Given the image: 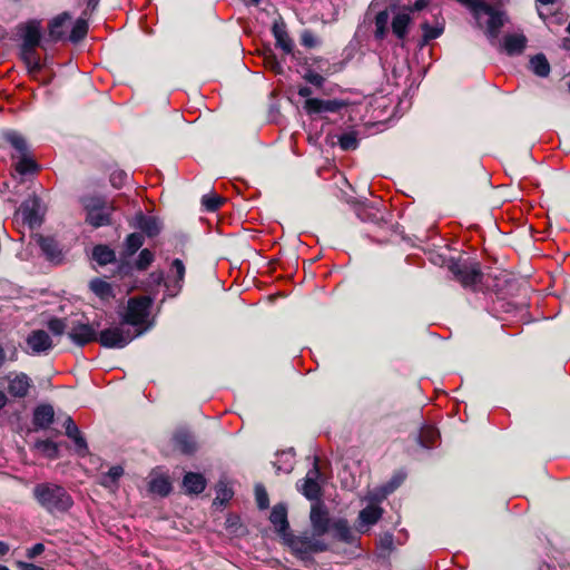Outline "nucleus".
<instances>
[{
    "label": "nucleus",
    "mask_w": 570,
    "mask_h": 570,
    "mask_svg": "<svg viewBox=\"0 0 570 570\" xmlns=\"http://www.w3.org/2000/svg\"><path fill=\"white\" fill-rule=\"evenodd\" d=\"M233 490L228 488L225 483L219 482L216 489V499L214 503L219 502L220 504H225L233 498Z\"/></svg>",
    "instance_id": "49530a36"
},
{
    "label": "nucleus",
    "mask_w": 570,
    "mask_h": 570,
    "mask_svg": "<svg viewBox=\"0 0 570 570\" xmlns=\"http://www.w3.org/2000/svg\"><path fill=\"white\" fill-rule=\"evenodd\" d=\"M389 12L386 10L380 11L375 16V38L382 40L385 38L387 33V24H389Z\"/></svg>",
    "instance_id": "ea45409f"
},
{
    "label": "nucleus",
    "mask_w": 570,
    "mask_h": 570,
    "mask_svg": "<svg viewBox=\"0 0 570 570\" xmlns=\"http://www.w3.org/2000/svg\"><path fill=\"white\" fill-rule=\"evenodd\" d=\"M302 45L305 47L312 48L316 45V39L311 32L305 31L302 35Z\"/></svg>",
    "instance_id": "052dcab7"
},
{
    "label": "nucleus",
    "mask_w": 570,
    "mask_h": 570,
    "mask_svg": "<svg viewBox=\"0 0 570 570\" xmlns=\"http://www.w3.org/2000/svg\"><path fill=\"white\" fill-rule=\"evenodd\" d=\"M55 411L50 404H42L35 409L32 423L36 429H48L53 422Z\"/></svg>",
    "instance_id": "412c9836"
},
{
    "label": "nucleus",
    "mask_w": 570,
    "mask_h": 570,
    "mask_svg": "<svg viewBox=\"0 0 570 570\" xmlns=\"http://www.w3.org/2000/svg\"><path fill=\"white\" fill-rule=\"evenodd\" d=\"M144 244V237L139 233L129 234L124 242L121 259L132 256Z\"/></svg>",
    "instance_id": "2f4dec72"
},
{
    "label": "nucleus",
    "mask_w": 570,
    "mask_h": 570,
    "mask_svg": "<svg viewBox=\"0 0 570 570\" xmlns=\"http://www.w3.org/2000/svg\"><path fill=\"white\" fill-rule=\"evenodd\" d=\"M141 334L142 331L131 332L129 328L125 330L122 326L108 327L99 333L98 342L101 346L107 348H124L135 337Z\"/></svg>",
    "instance_id": "6e6552de"
},
{
    "label": "nucleus",
    "mask_w": 570,
    "mask_h": 570,
    "mask_svg": "<svg viewBox=\"0 0 570 570\" xmlns=\"http://www.w3.org/2000/svg\"><path fill=\"white\" fill-rule=\"evenodd\" d=\"M255 498H256L257 505L261 510H265L268 508V504H269L268 494L263 485L257 484L255 487Z\"/></svg>",
    "instance_id": "8fccbe9b"
},
{
    "label": "nucleus",
    "mask_w": 570,
    "mask_h": 570,
    "mask_svg": "<svg viewBox=\"0 0 570 570\" xmlns=\"http://www.w3.org/2000/svg\"><path fill=\"white\" fill-rule=\"evenodd\" d=\"M32 493L37 503L50 514L67 512L73 504L68 491L57 483H38Z\"/></svg>",
    "instance_id": "f03ea898"
},
{
    "label": "nucleus",
    "mask_w": 570,
    "mask_h": 570,
    "mask_svg": "<svg viewBox=\"0 0 570 570\" xmlns=\"http://www.w3.org/2000/svg\"><path fill=\"white\" fill-rule=\"evenodd\" d=\"M92 258L101 266L116 261L115 252L107 245H97L92 249Z\"/></svg>",
    "instance_id": "473e14b6"
},
{
    "label": "nucleus",
    "mask_w": 570,
    "mask_h": 570,
    "mask_svg": "<svg viewBox=\"0 0 570 570\" xmlns=\"http://www.w3.org/2000/svg\"><path fill=\"white\" fill-rule=\"evenodd\" d=\"M440 438L439 431L431 426V425H424L422 426L420 434H419V443L424 449H431L435 445V442Z\"/></svg>",
    "instance_id": "72a5a7b5"
},
{
    "label": "nucleus",
    "mask_w": 570,
    "mask_h": 570,
    "mask_svg": "<svg viewBox=\"0 0 570 570\" xmlns=\"http://www.w3.org/2000/svg\"><path fill=\"white\" fill-rule=\"evenodd\" d=\"M131 226L141 230L148 237L157 236L163 229V223L158 217L146 215L142 212L135 215Z\"/></svg>",
    "instance_id": "ddd939ff"
},
{
    "label": "nucleus",
    "mask_w": 570,
    "mask_h": 570,
    "mask_svg": "<svg viewBox=\"0 0 570 570\" xmlns=\"http://www.w3.org/2000/svg\"><path fill=\"white\" fill-rule=\"evenodd\" d=\"M295 463V453L291 448L288 450L281 451L276 454V461L274 466L278 472L291 473Z\"/></svg>",
    "instance_id": "cd10ccee"
},
{
    "label": "nucleus",
    "mask_w": 570,
    "mask_h": 570,
    "mask_svg": "<svg viewBox=\"0 0 570 570\" xmlns=\"http://www.w3.org/2000/svg\"><path fill=\"white\" fill-rule=\"evenodd\" d=\"M380 547L384 550H392L393 548V535L385 533L380 538Z\"/></svg>",
    "instance_id": "13d9d810"
},
{
    "label": "nucleus",
    "mask_w": 570,
    "mask_h": 570,
    "mask_svg": "<svg viewBox=\"0 0 570 570\" xmlns=\"http://www.w3.org/2000/svg\"><path fill=\"white\" fill-rule=\"evenodd\" d=\"M283 542L306 568H309L314 563V554L324 552L328 549V544L323 539L306 532L298 535L293 532L285 534Z\"/></svg>",
    "instance_id": "7ed1b4c3"
},
{
    "label": "nucleus",
    "mask_w": 570,
    "mask_h": 570,
    "mask_svg": "<svg viewBox=\"0 0 570 570\" xmlns=\"http://www.w3.org/2000/svg\"><path fill=\"white\" fill-rule=\"evenodd\" d=\"M530 69L534 75L546 78L550 73V63L543 53H537L530 59Z\"/></svg>",
    "instance_id": "7c9ffc66"
},
{
    "label": "nucleus",
    "mask_w": 570,
    "mask_h": 570,
    "mask_svg": "<svg viewBox=\"0 0 570 570\" xmlns=\"http://www.w3.org/2000/svg\"><path fill=\"white\" fill-rule=\"evenodd\" d=\"M98 2H99V0H89L88 8L94 10L97 7Z\"/></svg>",
    "instance_id": "774afa93"
},
{
    "label": "nucleus",
    "mask_w": 570,
    "mask_h": 570,
    "mask_svg": "<svg viewBox=\"0 0 570 570\" xmlns=\"http://www.w3.org/2000/svg\"><path fill=\"white\" fill-rule=\"evenodd\" d=\"M127 178H128V175L124 170H115L110 175V184L115 188L119 189L125 185Z\"/></svg>",
    "instance_id": "3c124183"
},
{
    "label": "nucleus",
    "mask_w": 570,
    "mask_h": 570,
    "mask_svg": "<svg viewBox=\"0 0 570 570\" xmlns=\"http://www.w3.org/2000/svg\"><path fill=\"white\" fill-rule=\"evenodd\" d=\"M309 521L312 525V534L321 539L331 530L334 520L330 518L328 510L325 504L318 501L312 504Z\"/></svg>",
    "instance_id": "9d476101"
},
{
    "label": "nucleus",
    "mask_w": 570,
    "mask_h": 570,
    "mask_svg": "<svg viewBox=\"0 0 570 570\" xmlns=\"http://www.w3.org/2000/svg\"><path fill=\"white\" fill-rule=\"evenodd\" d=\"M272 31L276 40V46L281 48L285 53H291L293 51L294 45L286 31L285 23L274 22Z\"/></svg>",
    "instance_id": "b1692460"
},
{
    "label": "nucleus",
    "mask_w": 570,
    "mask_h": 570,
    "mask_svg": "<svg viewBox=\"0 0 570 570\" xmlns=\"http://www.w3.org/2000/svg\"><path fill=\"white\" fill-rule=\"evenodd\" d=\"M9 552V546L3 542V541H0V556H4Z\"/></svg>",
    "instance_id": "0e129e2a"
},
{
    "label": "nucleus",
    "mask_w": 570,
    "mask_h": 570,
    "mask_svg": "<svg viewBox=\"0 0 570 570\" xmlns=\"http://www.w3.org/2000/svg\"><path fill=\"white\" fill-rule=\"evenodd\" d=\"M37 244L39 245L42 254L46 258L53 263L59 264L63 259L62 250L58 244V242L51 236H37Z\"/></svg>",
    "instance_id": "dca6fc26"
},
{
    "label": "nucleus",
    "mask_w": 570,
    "mask_h": 570,
    "mask_svg": "<svg viewBox=\"0 0 570 570\" xmlns=\"http://www.w3.org/2000/svg\"><path fill=\"white\" fill-rule=\"evenodd\" d=\"M303 78L317 88H322L325 82V77L313 68H308Z\"/></svg>",
    "instance_id": "de8ad7c7"
},
{
    "label": "nucleus",
    "mask_w": 570,
    "mask_h": 570,
    "mask_svg": "<svg viewBox=\"0 0 570 570\" xmlns=\"http://www.w3.org/2000/svg\"><path fill=\"white\" fill-rule=\"evenodd\" d=\"M45 551V546L42 543H36L30 549H28L27 557L30 559L36 558Z\"/></svg>",
    "instance_id": "bf43d9fd"
},
{
    "label": "nucleus",
    "mask_w": 570,
    "mask_h": 570,
    "mask_svg": "<svg viewBox=\"0 0 570 570\" xmlns=\"http://www.w3.org/2000/svg\"><path fill=\"white\" fill-rule=\"evenodd\" d=\"M69 338L78 346L98 341L96 327L88 323H78L68 333Z\"/></svg>",
    "instance_id": "2eb2a0df"
},
{
    "label": "nucleus",
    "mask_w": 570,
    "mask_h": 570,
    "mask_svg": "<svg viewBox=\"0 0 570 570\" xmlns=\"http://www.w3.org/2000/svg\"><path fill=\"white\" fill-rule=\"evenodd\" d=\"M456 1L469 9L476 26L484 29V33L492 46H498L509 56H518L523 52L528 41L523 33H509L503 37L502 41H499L500 30L508 22L504 10L494 8L484 0Z\"/></svg>",
    "instance_id": "f257e3e1"
},
{
    "label": "nucleus",
    "mask_w": 570,
    "mask_h": 570,
    "mask_svg": "<svg viewBox=\"0 0 570 570\" xmlns=\"http://www.w3.org/2000/svg\"><path fill=\"white\" fill-rule=\"evenodd\" d=\"M265 63L269 69H272L275 73H282L283 67L281 62L276 59L273 52H269L265 56Z\"/></svg>",
    "instance_id": "5fc2aeb1"
},
{
    "label": "nucleus",
    "mask_w": 570,
    "mask_h": 570,
    "mask_svg": "<svg viewBox=\"0 0 570 570\" xmlns=\"http://www.w3.org/2000/svg\"><path fill=\"white\" fill-rule=\"evenodd\" d=\"M154 259H155L154 253L148 248H144L139 253V255L135 262V267H136V269H138L140 272L146 271L151 265Z\"/></svg>",
    "instance_id": "79ce46f5"
},
{
    "label": "nucleus",
    "mask_w": 570,
    "mask_h": 570,
    "mask_svg": "<svg viewBox=\"0 0 570 570\" xmlns=\"http://www.w3.org/2000/svg\"><path fill=\"white\" fill-rule=\"evenodd\" d=\"M7 402V395L4 394V392L0 391V410L6 406Z\"/></svg>",
    "instance_id": "69168bd1"
},
{
    "label": "nucleus",
    "mask_w": 570,
    "mask_h": 570,
    "mask_svg": "<svg viewBox=\"0 0 570 570\" xmlns=\"http://www.w3.org/2000/svg\"><path fill=\"white\" fill-rule=\"evenodd\" d=\"M149 490L160 497H166L171 491V483L167 476L158 475L151 479Z\"/></svg>",
    "instance_id": "c9c22d12"
},
{
    "label": "nucleus",
    "mask_w": 570,
    "mask_h": 570,
    "mask_svg": "<svg viewBox=\"0 0 570 570\" xmlns=\"http://www.w3.org/2000/svg\"><path fill=\"white\" fill-rule=\"evenodd\" d=\"M271 522L274 524L276 532L279 534L282 540L285 538V534H289V523L287 520V508L283 503H278L273 507L271 517Z\"/></svg>",
    "instance_id": "6ab92c4d"
},
{
    "label": "nucleus",
    "mask_w": 570,
    "mask_h": 570,
    "mask_svg": "<svg viewBox=\"0 0 570 570\" xmlns=\"http://www.w3.org/2000/svg\"><path fill=\"white\" fill-rule=\"evenodd\" d=\"M183 487L188 494H199L206 488V479L200 473L188 472L184 476Z\"/></svg>",
    "instance_id": "5701e85b"
},
{
    "label": "nucleus",
    "mask_w": 570,
    "mask_h": 570,
    "mask_svg": "<svg viewBox=\"0 0 570 570\" xmlns=\"http://www.w3.org/2000/svg\"><path fill=\"white\" fill-rule=\"evenodd\" d=\"M41 29V22L39 20H29L26 23H21L18 27V35L21 39L20 46L41 47L45 49Z\"/></svg>",
    "instance_id": "9b49d317"
},
{
    "label": "nucleus",
    "mask_w": 570,
    "mask_h": 570,
    "mask_svg": "<svg viewBox=\"0 0 570 570\" xmlns=\"http://www.w3.org/2000/svg\"><path fill=\"white\" fill-rule=\"evenodd\" d=\"M494 2V4L492 7L494 8H499L501 6H503L504 3L509 2V0H492Z\"/></svg>",
    "instance_id": "338daca9"
},
{
    "label": "nucleus",
    "mask_w": 570,
    "mask_h": 570,
    "mask_svg": "<svg viewBox=\"0 0 570 570\" xmlns=\"http://www.w3.org/2000/svg\"><path fill=\"white\" fill-rule=\"evenodd\" d=\"M223 203V198L217 195H204L202 204L208 212L217 210Z\"/></svg>",
    "instance_id": "09e8293b"
},
{
    "label": "nucleus",
    "mask_w": 570,
    "mask_h": 570,
    "mask_svg": "<svg viewBox=\"0 0 570 570\" xmlns=\"http://www.w3.org/2000/svg\"><path fill=\"white\" fill-rule=\"evenodd\" d=\"M449 269L463 287L469 288H475L483 276L480 265L470 261L452 262Z\"/></svg>",
    "instance_id": "0eeeda50"
},
{
    "label": "nucleus",
    "mask_w": 570,
    "mask_h": 570,
    "mask_svg": "<svg viewBox=\"0 0 570 570\" xmlns=\"http://www.w3.org/2000/svg\"><path fill=\"white\" fill-rule=\"evenodd\" d=\"M87 32H88V21L85 17H80L76 20V22L73 23V26L71 28V31L69 35V40L73 43L79 42L87 36Z\"/></svg>",
    "instance_id": "58836bf2"
},
{
    "label": "nucleus",
    "mask_w": 570,
    "mask_h": 570,
    "mask_svg": "<svg viewBox=\"0 0 570 570\" xmlns=\"http://www.w3.org/2000/svg\"><path fill=\"white\" fill-rule=\"evenodd\" d=\"M70 24L71 16L68 12H62L55 17L48 26L49 39L53 42L63 40Z\"/></svg>",
    "instance_id": "f3484780"
},
{
    "label": "nucleus",
    "mask_w": 570,
    "mask_h": 570,
    "mask_svg": "<svg viewBox=\"0 0 570 570\" xmlns=\"http://www.w3.org/2000/svg\"><path fill=\"white\" fill-rule=\"evenodd\" d=\"M322 75H332L336 71L335 65H331L328 61H325L323 59H320L316 61V66L314 68Z\"/></svg>",
    "instance_id": "864d4df0"
},
{
    "label": "nucleus",
    "mask_w": 570,
    "mask_h": 570,
    "mask_svg": "<svg viewBox=\"0 0 570 570\" xmlns=\"http://www.w3.org/2000/svg\"><path fill=\"white\" fill-rule=\"evenodd\" d=\"M21 216L23 224H27L30 228H37L42 223V216L40 214V200L32 198L23 202L18 210Z\"/></svg>",
    "instance_id": "4468645a"
},
{
    "label": "nucleus",
    "mask_w": 570,
    "mask_h": 570,
    "mask_svg": "<svg viewBox=\"0 0 570 570\" xmlns=\"http://www.w3.org/2000/svg\"><path fill=\"white\" fill-rule=\"evenodd\" d=\"M405 475L402 473L395 474L390 482L375 491L374 495L370 497L371 501H383L389 494L395 491L403 482Z\"/></svg>",
    "instance_id": "c85d7f7f"
},
{
    "label": "nucleus",
    "mask_w": 570,
    "mask_h": 570,
    "mask_svg": "<svg viewBox=\"0 0 570 570\" xmlns=\"http://www.w3.org/2000/svg\"><path fill=\"white\" fill-rule=\"evenodd\" d=\"M428 6L426 0H416L410 11H421Z\"/></svg>",
    "instance_id": "680f3d73"
},
{
    "label": "nucleus",
    "mask_w": 570,
    "mask_h": 570,
    "mask_svg": "<svg viewBox=\"0 0 570 570\" xmlns=\"http://www.w3.org/2000/svg\"><path fill=\"white\" fill-rule=\"evenodd\" d=\"M153 299L149 296L130 297L127 303L125 313L121 316V324L141 327L142 334L153 327L154 321H150V309Z\"/></svg>",
    "instance_id": "20e7f679"
},
{
    "label": "nucleus",
    "mask_w": 570,
    "mask_h": 570,
    "mask_svg": "<svg viewBox=\"0 0 570 570\" xmlns=\"http://www.w3.org/2000/svg\"><path fill=\"white\" fill-rule=\"evenodd\" d=\"M35 448L48 459L55 460L59 456L58 444L51 440H38Z\"/></svg>",
    "instance_id": "4c0bfd02"
},
{
    "label": "nucleus",
    "mask_w": 570,
    "mask_h": 570,
    "mask_svg": "<svg viewBox=\"0 0 570 570\" xmlns=\"http://www.w3.org/2000/svg\"><path fill=\"white\" fill-rule=\"evenodd\" d=\"M22 570H43V568L33 563H20Z\"/></svg>",
    "instance_id": "e2e57ef3"
},
{
    "label": "nucleus",
    "mask_w": 570,
    "mask_h": 570,
    "mask_svg": "<svg viewBox=\"0 0 570 570\" xmlns=\"http://www.w3.org/2000/svg\"><path fill=\"white\" fill-rule=\"evenodd\" d=\"M312 94V89L307 86L298 88V95L306 98L303 108L308 115L333 114L345 107V104L342 100L311 98Z\"/></svg>",
    "instance_id": "423d86ee"
},
{
    "label": "nucleus",
    "mask_w": 570,
    "mask_h": 570,
    "mask_svg": "<svg viewBox=\"0 0 570 570\" xmlns=\"http://www.w3.org/2000/svg\"><path fill=\"white\" fill-rule=\"evenodd\" d=\"M27 345L33 354H41L52 348V340L46 331L36 330L28 335Z\"/></svg>",
    "instance_id": "a211bd4d"
},
{
    "label": "nucleus",
    "mask_w": 570,
    "mask_h": 570,
    "mask_svg": "<svg viewBox=\"0 0 570 570\" xmlns=\"http://www.w3.org/2000/svg\"><path fill=\"white\" fill-rule=\"evenodd\" d=\"M30 379L20 373L9 381L8 391L14 397H24L30 389Z\"/></svg>",
    "instance_id": "393cba45"
},
{
    "label": "nucleus",
    "mask_w": 570,
    "mask_h": 570,
    "mask_svg": "<svg viewBox=\"0 0 570 570\" xmlns=\"http://www.w3.org/2000/svg\"><path fill=\"white\" fill-rule=\"evenodd\" d=\"M37 48L38 47L20 46V58L27 66L29 73H37L42 68Z\"/></svg>",
    "instance_id": "aec40b11"
},
{
    "label": "nucleus",
    "mask_w": 570,
    "mask_h": 570,
    "mask_svg": "<svg viewBox=\"0 0 570 570\" xmlns=\"http://www.w3.org/2000/svg\"><path fill=\"white\" fill-rule=\"evenodd\" d=\"M122 474L124 469L120 465L111 466L107 473L100 475L99 483L104 488L114 489Z\"/></svg>",
    "instance_id": "f704fd0d"
},
{
    "label": "nucleus",
    "mask_w": 570,
    "mask_h": 570,
    "mask_svg": "<svg viewBox=\"0 0 570 570\" xmlns=\"http://www.w3.org/2000/svg\"><path fill=\"white\" fill-rule=\"evenodd\" d=\"M4 137H6V140L16 150L21 153L22 155L26 154V151H27V142H26L24 138L20 134L16 132V131H8Z\"/></svg>",
    "instance_id": "37998d69"
},
{
    "label": "nucleus",
    "mask_w": 570,
    "mask_h": 570,
    "mask_svg": "<svg viewBox=\"0 0 570 570\" xmlns=\"http://www.w3.org/2000/svg\"><path fill=\"white\" fill-rule=\"evenodd\" d=\"M375 492H370L366 495V500L368 501L367 507L362 509L358 513V524L357 531L365 532L368 530L371 525H374L382 517L383 510L379 507L381 501H371L370 497L374 495Z\"/></svg>",
    "instance_id": "f8f14e48"
},
{
    "label": "nucleus",
    "mask_w": 570,
    "mask_h": 570,
    "mask_svg": "<svg viewBox=\"0 0 570 570\" xmlns=\"http://www.w3.org/2000/svg\"><path fill=\"white\" fill-rule=\"evenodd\" d=\"M70 439L73 441V443L76 445V452L79 455L83 456L88 453V445H87L85 438L81 435V433H79L78 435L70 438Z\"/></svg>",
    "instance_id": "6e6d98bb"
},
{
    "label": "nucleus",
    "mask_w": 570,
    "mask_h": 570,
    "mask_svg": "<svg viewBox=\"0 0 570 570\" xmlns=\"http://www.w3.org/2000/svg\"><path fill=\"white\" fill-rule=\"evenodd\" d=\"M67 325L66 322L61 318H51L48 322V328L55 334V335H61L63 334Z\"/></svg>",
    "instance_id": "603ef678"
},
{
    "label": "nucleus",
    "mask_w": 570,
    "mask_h": 570,
    "mask_svg": "<svg viewBox=\"0 0 570 570\" xmlns=\"http://www.w3.org/2000/svg\"><path fill=\"white\" fill-rule=\"evenodd\" d=\"M338 144L343 150H354L358 146V140L354 132H345L340 136Z\"/></svg>",
    "instance_id": "a18cd8bd"
},
{
    "label": "nucleus",
    "mask_w": 570,
    "mask_h": 570,
    "mask_svg": "<svg viewBox=\"0 0 570 570\" xmlns=\"http://www.w3.org/2000/svg\"><path fill=\"white\" fill-rule=\"evenodd\" d=\"M422 30H423V40L424 42H429L431 40H434L436 38H439L443 31H444V27L443 24H440V26H430L429 22H424L422 23Z\"/></svg>",
    "instance_id": "c03bdc74"
},
{
    "label": "nucleus",
    "mask_w": 570,
    "mask_h": 570,
    "mask_svg": "<svg viewBox=\"0 0 570 570\" xmlns=\"http://www.w3.org/2000/svg\"><path fill=\"white\" fill-rule=\"evenodd\" d=\"M82 205L87 213L86 220L95 228L111 224V214L115 210L112 203L101 196H88L82 198Z\"/></svg>",
    "instance_id": "39448f33"
},
{
    "label": "nucleus",
    "mask_w": 570,
    "mask_h": 570,
    "mask_svg": "<svg viewBox=\"0 0 570 570\" xmlns=\"http://www.w3.org/2000/svg\"><path fill=\"white\" fill-rule=\"evenodd\" d=\"M322 473L318 466V459L315 456L313 466L306 473L302 485H298L299 491L303 495L311 501H321L322 485H321Z\"/></svg>",
    "instance_id": "1a4fd4ad"
},
{
    "label": "nucleus",
    "mask_w": 570,
    "mask_h": 570,
    "mask_svg": "<svg viewBox=\"0 0 570 570\" xmlns=\"http://www.w3.org/2000/svg\"><path fill=\"white\" fill-rule=\"evenodd\" d=\"M38 169L36 161L23 154L16 164V170L21 176L32 174Z\"/></svg>",
    "instance_id": "a19ab883"
},
{
    "label": "nucleus",
    "mask_w": 570,
    "mask_h": 570,
    "mask_svg": "<svg viewBox=\"0 0 570 570\" xmlns=\"http://www.w3.org/2000/svg\"><path fill=\"white\" fill-rule=\"evenodd\" d=\"M411 21H412V19H411L410 12H406V11L397 12L393 17V20L391 23L393 33L399 39H401V40L404 39L407 35V29H409Z\"/></svg>",
    "instance_id": "bb28decb"
},
{
    "label": "nucleus",
    "mask_w": 570,
    "mask_h": 570,
    "mask_svg": "<svg viewBox=\"0 0 570 570\" xmlns=\"http://www.w3.org/2000/svg\"><path fill=\"white\" fill-rule=\"evenodd\" d=\"M89 287L92 293H95L101 301L108 302L115 297L111 285L104 279H92L89 284Z\"/></svg>",
    "instance_id": "c756f323"
},
{
    "label": "nucleus",
    "mask_w": 570,
    "mask_h": 570,
    "mask_svg": "<svg viewBox=\"0 0 570 570\" xmlns=\"http://www.w3.org/2000/svg\"><path fill=\"white\" fill-rule=\"evenodd\" d=\"M331 530L333 531V537L341 542L351 544L355 541L354 532L348 521L344 518L334 520Z\"/></svg>",
    "instance_id": "4be33fe9"
},
{
    "label": "nucleus",
    "mask_w": 570,
    "mask_h": 570,
    "mask_svg": "<svg viewBox=\"0 0 570 570\" xmlns=\"http://www.w3.org/2000/svg\"><path fill=\"white\" fill-rule=\"evenodd\" d=\"M63 426L66 430V435L69 439L73 438L80 433L78 426L76 425V423L73 422V420L70 416H67V419L65 420Z\"/></svg>",
    "instance_id": "4d7b16f0"
},
{
    "label": "nucleus",
    "mask_w": 570,
    "mask_h": 570,
    "mask_svg": "<svg viewBox=\"0 0 570 570\" xmlns=\"http://www.w3.org/2000/svg\"><path fill=\"white\" fill-rule=\"evenodd\" d=\"M174 442L175 446L185 454H193L197 449L194 435L185 430L176 432Z\"/></svg>",
    "instance_id": "a878e982"
},
{
    "label": "nucleus",
    "mask_w": 570,
    "mask_h": 570,
    "mask_svg": "<svg viewBox=\"0 0 570 570\" xmlns=\"http://www.w3.org/2000/svg\"><path fill=\"white\" fill-rule=\"evenodd\" d=\"M170 269L176 273L177 279L174 282L173 285L166 284V286L168 288L173 287V289H174L173 295H176L181 289V286H183V282H184V277H185V272H186L185 264L183 263L181 259L175 258L173 261V263H171Z\"/></svg>",
    "instance_id": "e433bc0d"
}]
</instances>
